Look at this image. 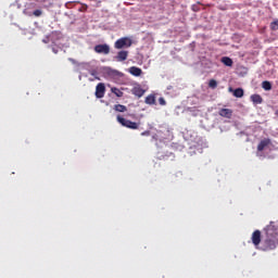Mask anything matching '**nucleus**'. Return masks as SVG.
I'll use <instances>...</instances> for the list:
<instances>
[{
	"mask_svg": "<svg viewBox=\"0 0 278 278\" xmlns=\"http://www.w3.org/2000/svg\"><path fill=\"white\" fill-rule=\"evenodd\" d=\"M93 50L96 53H100L102 55H108L110 53V45L108 43H100L94 46Z\"/></svg>",
	"mask_w": 278,
	"mask_h": 278,
	"instance_id": "20e7f679",
	"label": "nucleus"
},
{
	"mask_svg": "<svg viewBox=\"0 0 278 278\" xmlns=\"http://www.w3.org/2000/svg\"><path fill=\"white\" fill-rule=\"evenodd\" d=\"M113 110H115V112H127V106L123 104H115Z\"/></svg>",
	"mask_w": 278,
	"mask_h": 278,
	"instance_id": "a211bd4d",
	"label": "nucleus"
},
{
	"mask_svg": "<svg viewBox=\"0 0 278 278\" xmlns=\"http://www.w3.org/2000/svg\"><path fill=\"white\" fill-rule=\"evenodd\" d=\"M52 52L56 55V53H60V47L53 45L51 46Z\"/></svg>",
	"mask_w": 278,
	"mask_h": 278,
	"instance_id": "5701e85b",
	"label": "nucleus"
},
{
	"mask_svg": "<svg viewBox=\"0 0 278 278\" xmlns=\"http://www.w3.org/2000/svg\"><path fill=\"white\" fill-rule=\"evenodd\" d=\"M222 63L224 66H229V67L233 66V60H231V58L229 56H223Z\"/></svg>",
	"mask_w": 278,
	"mask_h": 278,
	"instance_id": "ddd939ff",
	"label": "nucleus"
},
{
	"mask_svg": "<svg viewBox=\"0 0 278 278\" xmlns=\"http://www.w3.org/2000/svg\"><path fill=\"white\" fill-rule=\"evenodd\" d=\"M117 123H119L122 127H127V129H138L139 127L138 123L129 121L121 115H117Z\"/></svg>",
	"mask_w": 278,
	"mask_h": 278,
	"instance_id": "f03ea898",
	"label": "nucleus"
},
{
	"mask_svg": "<svg viewBox=\"0 0 278 278\" xmlns=\"http://www.w3.org/2000/svg\"><path fill=\"white\" fill-rule=\"evenodd\" d=\"M269 27H270L271 31H277L278 30V20H275L274 22H271Z\"/></svg>",
	"mask_w": 278,
	"mask_h": 278,
	"instance_id": "aec40b11",
	"label": "nucleus"
},
{
	"mask_svg": "<svg viewBox=\"0 0 278 278\" xmlns=\"http://www.w3.org/2000/svg\"><path fill=\"white\" fill-rule=\"evenodd\" d=\"M116 49H125L131 47V39L129 37H122L114 43Z\"/></svg>",
	"mask_w": 278,
	"mask_h": 278,
	"instance_id": "7ed1b4c3",
	"label": "nucleus"
},
{
	"mask_svg": "<svg viewBox=\"0 0 278 278\" xmlns=\"http://www.w3.org/2000/svg\"><path fill=\"white\" fill-rule=\"evenodd\" d=\"M208 87L213 90L216 89L218 87V81H216V79H211L208 83Z\"/></svg>",
	"mask_w": 278,
	"mask_h": 278,
	"instance_id": "412c9836",
	"label": "nucleus"
},
{
	"mask_svg": "<svg viewBox=\"0 0 278 278\" xmlns=\"http://www.w3.org/2000/svg\"><path fill=\"white\" fill-rule=\"evenodd\" d=\"M42 42L45 45H49V42H51V38L49 36H46L43 39H42Z\"/></svg>",
	"mask_w": 278,
	"mask_h": 278,
	"instance_id": "393cba45",
	"label": "nucleus"
},
{
	"mask_svg": "<svg viewBox=\"0 0 278 278\" xmlns=\"http://www.w3.org/2000/svg\"><path fill=\"white\" fill-rule=\"evenodd\" d=\"M219 116H223V118H231L233 111L231 109H220Z\"/></svg>",
	"mask_w": 278,
	"mask_h": 278,
	"instance_id": "9d476101",
	"label": "nucleus"
},
{
	"mask_svg": "<svg viewBox=\"0 0 278 278\" xmlns=\"http://www.w3.org/2000/svg\"><path fill=\"white\" fill-rule=\"evenodd\" d=\"M167 90H170V87H168Z\"/></svg>",
	"mask_w": 278,
	"mask_h": 278,
	"instance_id": "c756f323",
	"label": "nucleus"
},
{
	"mask_svg": "<svg viewBox=\"0 0 278 278\" xmlns=\"http://www.w3.org/2000/svg\"><path fill=\"white\" fill-rule=\"evenodd\" d=\"M150 134H151V131L146 130V131H143V132L141 134V136H149Z\"/></svg>",
	"mask_w": 278,
	"mask_h": 278,
	"instance_id": "cd10ccee",
	"label": "nucleus"
},
{
	"mask_svg": "<svg viewBox=\"0 0 278 278\" xmlns=\"http://www.w3.org/2000/svg\"><path fill=\"white\" fill-rule=\"evenodd\" d=\"M262 88L263 90H265L266 92L273 90V83L268 81V80H264L262 83Z\"/></svg>",
	"mask_w": 278,
	"mask_h": 278,
	"instance_id": "2eb2a0df",
	"label": "nucleus"
},
{
	"mask_svg": "<svg viewBox=\"0 0 278 278\" xmlns=\"http://www.w3.org/2000/svg\"><path fill=\"white\" fill-rule=\"evenodd\" d=\"M233 97H236L237 99H242V97H244V89L242 88L235 89Z\"/></svg>",
	"mask_w": 278,
	"mask_h": 278,
	"instance_id": "f3484780",
	"label": "nucleus"
},
{
	"mask_svg": "<svg viewBox=\"0 0 278 278\" xmlns=\"http://www.w3.org/2000/svg\"><path fill=\"white\" fill-rule=\"evenodd\" d=\"M229 90L231 91V90H233V89L229 88Z\"/></svg>",
	"mask_w": 278,
	"mask_h": 278,
	"instance_id": "7c9ffc66",
	"label": "nucleus"
},
{
	"mask_svg": "<svg viewBox=\"0 0 278 278\" xmlns=\"http://www.w3.org/2000/svg\"><path fill=\"white\" fill-rule=\"evenodd\" d=\"M159 103L160 105H166V100L164 99V97L159 98Z\"/></svg>",
	"mask_w": 278,
	"mask_h": 278,
	"instance_id": "a878e982",
	"label": "nucleus"
},
{
	"mask_svg": "<svg viewBox=\"0 0 278 278\" xmlns=\"http://www.w3.org/2000/svg\"><path fill=\"white\" fill-rule=\"evenodd\" d=\"M33 14H34V16H42V10H40V9H37V10H35L34 12H33Z\"/></svg>",
	"mask_w": 278,
	"mask_h": 278,
	"instance_id": "b1692460",
	"label": "nucleus"
},
{
	"mask_svg": "<svg viewBox=\"0 0 278 278\" xmlns=\"http://www.w3.org/2000/svg\"><path fill=\"white\" fill-rule=\"evenodd\" d=\"M128 55H129V51L121 50L119 52H117V55L115 56V60L117 62H125V60H127Z\"/></svg>",
	"mask_w": 278,
	"mask_h": 278,
	"instance_id": "1a4fd4ad",
	"label": "nucleus"
},
{
	"mask_svg": "<svg viewBox=\"0 0 278 278\" xmlns=\"http://www.w3.org/2000/svg\"><path fill=\"white\" fill-rule=\"evenodd\" d=\"M90 75H91L92 77H94V79H97L98 81H101V78H100L99 76H97V75H99V73L97 72V70H91V71H90Z\"/></svg>",
	"mask_w": 278,
	"mask_h": 278,
	"instance_id": "4be33fe9",
	"label": "nucleus"
},
{
	"mask_svg": "<svg viewBox=\"0 0 278 278\" xmlns=\"http://www.w3.org/2000/svg\"><path fill=\"white\" fill-rule=\"evenodd\" d=\"M68 62H71L72 64H77V60H75L73 58H68Z\"/></svg>",
	"mask_w": 278,
	"mask_h": 278,
	"instance_id": "bb28decb",
	"label": "nucleus"
},
{
	"mask_svg": "<svg viewBox=\"0 0 278 278\" xmlns=\"http://www.w3.org/2000/svg\"><path fill=\"white\" fill-rule=\"evenodd\" d=\"M264 235L262 251H275L278 247V222H270L264 228Z\"/></svg>",
	"mask_w": 278,
	"mask_h": 278,
	"instance_id": "f257e3e1",
	"label": "nucleus"
},
{
	"mask_svg": "<svg viewBox=\"0 0 278 278\" xmlns=\"http://www.w3.org/2000/svg\"><path fill=\"white\" fill-rule=\"evenodd\" d=\"M252 243L254 247H260V244H262V231L255 230L252 233Z\"/></svg>",
	"mask_w": 278,
	"mask_h": 278,
	"instance_id": "423d86ee",
	"label": "nucleus"
},
{
	"mask_svg": "<svg viewBox=\"0 0 278 278\" xmlns=\"http://www.w3.org/2000/svg\"><path fill=\"white\" fill-rule=\"evenodd\" d=\"M131 92L135 97H138V99L144 96V89H142V87H134Z\"/></svg>",
	"mask_w": 278,
	"mask_h": 278,
	"instance_id": "f8f14e48",
	"label": "nucleus"
},
{
	"mask_svg": "<svg viewBox=\"0 0 278 278\" xmlns=\"http://www.w3.org/2000/svg\"><path fill=\"white\" fill-rule=\"evenodd\" d=\"M111 92H113V94H115V97H118V98L123 97L124 94L123 91H121V89L116 87L111 88Z\"/></svg>",
	"mask_w": 278,
	"mask_h": 278,
	"instance_id": "6ab92c4d",
	"label": "nucleus"
},
{
	"mask_svg": "<svg viewBox=\"0 0 278 278\" xmlns=\"http://www.w3.org/2000/svg\"><path fill=\"white\" fill-rule=\"evenodd\" d=\"M144 103H147V105H155V94L151 93L146 97Z\"/></svg>",
	"mask_w": 278,
	"mask_h": 278,
	"instance_id": "4468645a",
	"label": "nucleus"
},
{
	"mask_svg": "<svg viewBox=\"0 0 278 278\" xmlns=\"http://www.w3.org/2000/svg\"><path fill=\"white\" fill-rule=\"evenodd\" d=\"M102 73L104 77H116L121 75V72L112 70V67H103Z\"/></svg>",
	"mask_w": 278,
	"mask_h": 278,
	"instance_id": "0eeeda50",
	"label": "nucleus"
},
{
	"mask_svg": "<svg viewBox=\"0 0 278 278\" xmlns=\"http://www.w3.org/2000/svg\"><path fill=\"white\" fill-rule=\"evenodd\" d=\"M275 116L278 118V109L275 111Z\"/></svg>",
	"mask_w": 278,
	"mask_h": 278,
	"instance_id": "c85d7f7f",
	"label": "nucleus"
},
{
	"mask_svg": "<svg viewBox=\"0 0 278 278\" xmlns=\"http://www.w3.org/2000/svg\"><path fill=\"white\" fill-rule=\"evenodd\" d=\"M250 101L253 105H262V103H264V98H262L260 93H254L250 97Z\"/></svg>",
	"mask_w": 278,
	"mask_h": 278,
	"instance_id": "6e6552de",
	"label": "nucleus"
},
{
	"mask_svg": "<svg viewBox=\"0 0 278 278\" xmlns=\"http://www.w3.org/2000/svg\"><path fill=\"white\" fill-rule=\"evenodd\" d=\"M268 144H270V140H263L257 146V151H264Z\"/></svg>",
	"mask_w": 278,
	"mask_h": 278,
	"instance_id": "dca6fc26",
	"label": "nucleus"
},
{
	"mask_svg": "<svg viewBox=\"0 0 278 278\" xmlns=\"http://www.w3.org/2000/svg\"><path fill=\"white\" fill-rule=\"evenodd\" d=\"M96 99H103V97H105V84L103 83H99L96 86Z\"/></svg>",
	"mask_w": 278,
	"mask_h": 278,
	"instance_id": "39448f33",
	"label": "nucleus"
},
{
	"mask_svg": "<svg viewBox=\"0 0 278 278\" xmlns=\"http://www.w3.org/2000/svg\"><path fill=\"white\" fill-rule=\"evenodd\" d=\"M129 73H130V75H132L134 77H140V75H142V68L136 67V66H131V67L129 68Z\"/></svg>",
	"mask_w": 278,
	"mask_h": 278,
	"instance_id": "9b49d317",
	"label": "nucleus"
}]
</instances>
